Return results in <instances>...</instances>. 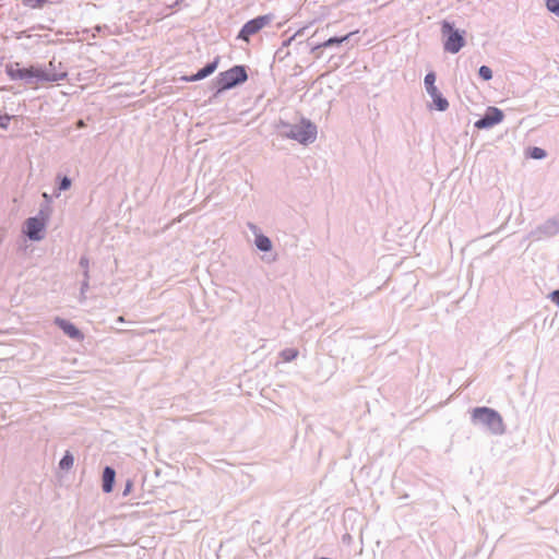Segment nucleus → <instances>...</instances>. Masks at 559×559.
<instances>
[{
  "label": "nucleus",
  "mask_w": 559,
  "mask_h": 559,
  "mask_svg": "<svg viewBox=\"0 0 559 559\" xmlns=\"http://www.w3.org/2000/svg\"><path fill=\"white\" fill-rule=\"evenodd\" d=\"M5 73L12 81H23L26 85L37 87L43 82H59L67 79L66 70L62 72H52L43 69L41 66H31L21 68L19 62H9L5 64Z\"/></svg>",
  "instance_id": "1"
},
{
  "label": "nucleus",
  "mask_w": 559,
  "mask_h": 559,
  "mask_svg": "<svg viewBox=\"0 0 559 559\" xmlns=\"http://www.w3.org/2000/svg\"><path fill=\"white\" fill-rule=\"evenodd\" d=\"M473 425H481L490 433L502 436L506 433V424L500 413L491 407L479 406L471 411Z\"/></svg>",
  "instance_id": "2"
},
{
  "label": "nucleus",
  "mask_w": 559,
  "mask_h": 559,
  "mask_svg": "<svg viewBox=\"0 0 559 559\" xmlns=\"http://www.w3.org/2000/svg\"><path fill=\"white\" fill-rule=\"evenodd\" d=\"M284 127L287 129L284 135L301 144L312 143L317 139V127L308 119L304 118L297 124L285 123Z\"/></svg>",
  "instance_id": "3"
},
{
  "label": "nucleus",
  "mask_w": 559,
  "mask_h": 559,
  "mask_svg": "<svg viewBox=\"0 0 559 559\" xmlns=\"http://www.w3.org/2000/svg\"><path fill=\"white\" fill-rule=\"evenodd\" d=\"M248 74L245 66H234L227 71L218 73L214 80L216 86V93H221L226 90H230L238 84L246 82Z\"/></svg>",
  "instance_id": "4"
},
{
  "label": "nucleus",
  "mask_w": 559,
  "mask_h": 559,
  "mask_svg": "<svg viewBox=\"0 0 559 559\" xmlns=\"http://www.w3.org/2000/svg\"><path fill=\"white\" fill-rule=\"evenodd\" d=\"M274 20L272 13L259 15L243 24L240 32L237 35V39L246 43L250 41V37L258 34L261 29L269 26Z\"/></svg>",
  "instance_id": "5"
},
{
  "label": "nucleus",
  "mask_w": 559,
  "mask_h": 559,
  "mask_svg": "<svg viewBox=\"0 0 559 559\" xmlns=\"http://www.w3.org/2000/svg\"><path fill=\"white\" fill-rule=\"evenodd\" d=\"M441 32L447 37L443 44L444 50L451 53L459 52L465 44L463 35L457 29H454L453 25L448 21L442 22Z\"/></svg>",
  "instance_id": "6"
},
{
  "label": "nucleus",
  "mask_w": 559,
  "mask_h": 559,
  "mask_svg": "<svg viewBox=\"0 0 559 559\" xmlns=\"http://www.w3.org/2000/svg\"><path fill=\"white\" fill-rule=\"evenodd\" d=\"M436 74L435 72H429L425 76V86L429 96L432 98L436 108L439 111H445L449 108V102L447 98L442 96L440 91L435 85Z\"/></svg>",
  "instance_id": "7"
},
{
  "label": "nucleus",
  "mask_w": 559,
  "mask_h": 559,
  "mask_svg": "<svg viewBox=\"0 0 559 559\" xmlns=\"http://www.w3.org/2000/svg\"><path fill=\"white\" fill-rule=\"evenodd\" d=\"M504 118V115L501 109L497 107H489L486 114L475 122V128L477 129H488L493 127L495 124L500 123Z\"/></svg>",
  "instance_id": "8"
},
{
  "label": "nucleus",
  "mask_w": 559,
  "mask_h": 559,
  "mask_svg": "<svg viewBox=\"0 0 559 559\" xmlns=\"http://www.w3.org/2000/svg\"><path fill=\"white\" fill-rule=\"evenodd\" d=\"M45 219L29 217L25 222V234L31 240L39 241L44 238Z\"/></svg>",
  "instance_id": "9"
},
{
  "label": "nucleus",
  "mask_w": 559,
  "mask_h": 559,
  "mask_svg": "<svg viewBox=\"0 0 559 559\" xmlns=\"http://www.w3.org/2000/svg\"><path fill=\"white\" fill-rule=\"evenodd\" d=\"M559 233V222L548 219L531 233V237L535 240H542L546 237H554Z\"/></svg>",
  "instance_id": "10"
},
{
  "label": "nucleus",
  "mask_w": 559,
  "mask_h": 559,
  "mask_svg": "<svg viewBox=\"0 0 559 559\" xmlns=\"http://www.w3.org/2000/svg\"><path fill=\"white\" fill-rule=\"evenodd\" d=\"M217 66H218V57L215 58L214 61L207 63L204 68L199 70L195 74L185 75L181 78V80L185 82H195V81L205 79L217 69Z\"/></svg>",
  "instance_id": "11"
},
{
  "label": "nucleus",
  "mask_w": 559,
  "mask_h": 559,
  "mask_svg": "<svg viewBox=\"0 0 559 559\" xmlns=\"http://www.w3.org/2000/svg\"><path fill=\"white\" fill-rule=\"evenodd\" d=\"M55 323L67 334L69 337L73 340L81 341L83 340V333L70 321L56 318Z\"/></svg>",
  "instance_id": "12"
},
{
  "label": "nucleus",
  "mask_w": 559,
  "mask_h": 559,
  "mask_svg": "<svg viewBox=\"0 0 559 559\" xmlns=\"http://www.w3.org/2000/svg\"><path fill=\"white\" fill-rule=\"evenodd\" d=\"M116 472L114 468L106 466L103 472V490L108 493L112 491Z\"/></svg>",
  "instance_id": "13"
},
{
  "label": "nucleus",
  "mask_w": 559,
  "mask_h": 559,
  "mask_svg": "<svg viewBox=\"0 0 559 559\" xmlns=\"http://www.w3.org/2000/svg\"><path fill=\"white\" fill-rule=\"evenodd\" d=\"M356 32H352V33H348L347 35L345 36H342V37H331L329 38L328 40L314 46L312 48V51H316L318 49H321V48H328V47H332V46H335V45H340L346 40H348V38L354 35Z\"/></svg>",
  "instance_id": "14"
},
{
  "label": "nucleus",
  "mask_w": 559,
  "mask_h": 559,
  "mask_svg": "<svg viewBox=\"0 0 559 559\" xmlns=\"http://www.w3.org/2000/svg\"><path fill=\"white\" fill-rule=\"evenodd\" d=\"M254 243L260 251L267 252L272 249V241L263 234L255 235Z\"/></svg>",
  "instance_id": "15"
},
{
  "label": "nucleus",
  "mask_w": 559,
  "mask_h": 559,
  "mask_svg": "<svg viewBox=\"0 0 559 559\" xmlns=\"http://www.w3.org/2000/svg\"><path fill=\"white\" fill-rule=\"evenodd\" d=\"M280 356L284 361L289 362L297 358L298 350L296 348H285L280 353Z\"/></svg>",
  "instance_id": "16"
},
{
  "label": "nucleus",
  "mask_w": 559,
  "mask_h": 559,
  "mask_svg": "<svg viewBox=\"0 0 559 559\" xmlns=\"http://www.w3.org/2000/svg\"><path fill=\"white\" fill-rule=\"evenodd\" d=\"M74 459L70 452H67L59 462L61 469H70L73 466Z\"/></svg>",
  "instance_id": "17"
},
{
  "label": "nucleus",
  "mask_w": 559,
  "mask_h": 559,
  "mask_svg": "<svg viewBox=\"0 0 559 559\" xmlns=\"http://www.w3.org/2000/svg\"><path fill=\"white\" fill-rule=\"evenodd\" d=\"M478 74L485 81H489L492 79V71L487 66H481L478 70Z\"/></svg>",
  "instance_id": "18"
},
{
  "label": "nucleus",
  "mask_w": 559,
  "mask_h": 559,
  "mask_svg": "<svg viewBox=\"0 0 559 559\" xmlns=\"http://www.w3.org/2000/svg\"><path fill=\"white\" fill-rule=\"evenodd\" d=\"M48 0H22L25 7L37 9L41 8Z\"/></svg>",
  "instance_id": "19"
},
{
  "label": "nucleus",
  "mask_w": 559,
  "mask_h": 559,
  "mask_svg": "<svg viewBox=\"0 0 559 559\" xmlns=\"http://www.w3.org/2000/svg\"><path fill=\"white\" fill-rule=\"evenodd\" d=\"M546 7L551 13L559 16V0H547Z\"/></svg>",
  "instance_id": "20"
},
{
  "label": "nucleus",
  "mask_w": 559,
  "mask_h": 559,
  "mask_svg": "<svg viewBox=\"0 0 559 559\" xmlns=\"http://www.w3.org/2000/svg\"><path fill=\"white\" fill-rule=\"evenodd\" d=\"M90 289V282L82 281L81 289H80V301L84 302L86 300V292Z\"/></svg>",
  "instance_id": "21"
},
{
  "label": "nucleus",
  "mask_w": 559,
  "mask_h": 559,
  "mask_svg": "<svg viewBox=\"0 0 559 559\" xmlns=\"http://www.w3.org/2000/svg\"><path fill=\"white\" fill-rule=\"evenodd\" d=\"M12 117L8 114L0 115V128L7 130L10 126Z\"/></svg>",
  "instance_id": "22"
},
{
  "label": "nucleus",
  "mask_w": 559,
  "mask_h": 559,
  "mask_svg": "<svg viewBox=\"0 0 559 559\" xmlns=\"http://www.w3.org/2000/svg\"><path fill=\"white\" fill-rule=\"evenodd\" d=\"M71 187V179L64 176L59 182V190L64 191Z\"/></svg>",
  "instance_id": "23"
},
{
  "label": "nucleus",
  "mask_w": 559,
  "mask_h": 559,
  "mask_svg": "<svg viewBox=\"0 0 559 559\" xmlns=\"http://www.w3.org/2000/svg\"><path fill=\"white\" fill-rule=\"evenodd\" d=\"M118 333H128L133 336H143L145 335L144 331H136V330H116Z\"/></svg>",
  "instance_id": "24"
},
{
  "label": "nucleus",
  "mask_w": 559,
  "mask_h": 559,
  "mask_svg": "<svg viewBox=\"0 0 559 559\" xmlns=\"http://www.w3.org/2000/svg\"><path fill=\"white\" fill-rule=\"evenodd\" d=\"M545 155H546V153H545V151L543 148L534 147L533 153H532V156L534 158H538L539 159V158L545 157Z\"/></svg>",
  "instance_id": "25"
},
{
  "label": "nucleus",
  "mask_w": 559,
  "mask_h": 559,
  "mask_svg": "<svg viewBox=\"0 0 559 559\" xmlns=\"http://www.w3.org/2000/svg\"><path fill=\"white\" fill-rule=\"evenodd\" d=\"M79 264L83 271L90 270V260L87 257H81Z\"/></svg>",
  "instance_id": "26"
},
{
  "label": "nucleus",
  "mask_w": 559,
  "mask_h": 559,
  "mask_svg": "<svg viewBox=\"0 0 559 559\" xmlns=\"http://www.w3.org/2000/svg\"><path fill=\"white\" fill-rule=\"evenodd\" d=\"M550 299H551V301H554L556 305H559V289L554 290V292L550 294Z\"/></svg>",
  "instance_id": "27"
},
{
  "label": "nucleus",
  "mask_w": 559,
  "mask_h": 559,
  "mask_svg": "<svg viewBox=\"0 0 559 559\" xmlns=\"http://www.w3.org/2000/svg\"><path fill=\"white\" fill-rule=\"evenodd\" d=\"M43 69L48 70V71H52V72H57L56 71V64H55V59L50 60L48 66L47 67H43Z\"/></svg>",
  "instance_id": "28"
},
{
  "label": "nucleus",
  "mask_w": 559,
  "mask_h": 559,
  "mask_svg": "<svg viewBox=\"0 0 559 559\" xmlns=\"http://www.w3.org/2000/svg\"><path fill=\"white\" fill-rule=\"evenodd\" d=\"M132 486H133V483L131 480H128L127 484H126V487L123 489L122 495L123 496H128V493L130 492Z\"/></svg>",
  "instance_id": "29"
},
{
  "label": "nucleus",
  "mask_w": 559,
  "mask_h": 559,
  "mask_svg": "<svg viewBox=\"0 0 559 559\" xmlns=\"http://www.w3.org/2000/svg\"><path fill=\"white\" fill-rule=\"evenodd\" d=\"M83 281L90 282V270L83 271Z\"/></svg>",
  "instance_id": "30"
},
{
  "label": "nucleus",
  "mask_w": 559,
  "mask_h": 559,
  "mask_svg": "<svg viewBox=\"0 0 559 559\" xmlns=\"http://www.w3.org/2000/svg\"><path fill=\"white\" fill-rule=\"evenodd\" d=\"M94 29L99 33L102 31H108V27L107 26H96Z\"/></svg>",
  "instance_id": "31"
},
{
  "label": "nucleus",
  "mask_w": 559,
  "mask_h": 559,
  "mask_svg": "<svg viewBox=\"0 0 559 559\" xmlns=\"http://www.w3.org/2000/svg\"><path fill=\"white\" fill-rule=\"evenodd\" d=\"M117 322H120V323L126 322L124 317H123V316H119V317L117 318Z\"/></svg>",
  "instance_id": "32"
},
{
  "label": "nucleus",
  "mask_w": 559,
  "mask_h": 559,
  "mask_svg": "<svg viewBox=\"0 0 559 559\" xmlns=\"http://www.w3.org/2000/svg\"><path fill=\"white\" fill-rule=\"evenodd\" d=\"M82 126H84V123H83V121H82V120H80V121H79V127H82Z\"/></svg>",
  "instance_id": "33"
},
{
  "label": "nucleus",
  "mask_w": 559,
  "mask_h": 559,
  "mask_svg": "<svg viewBox=\"0 0 559 559\" xmlns=\"http://www.w3.org/2000/svg\"><path fill=\"white\" fill-rule=\"evenodd\" d=\"M249 227H250L251 229H255V226H254V225H252V224H249Z\"/></svg>",
  "instance_id": "34"
}]
</instances>
